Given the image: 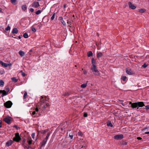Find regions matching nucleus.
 <instances>
[{
    "label": "nucleus",
    "mask_w": 149,
    "mask_h": 149,
    "mask_svg": "<svg viewBox=\"0 0 149 149\" xmlns=\"http://www.w3.org/2000/svg\"><path fill=\"white\" fill-rule=\"evenodd\" d=\"M22 10L24 11L26 10L27 9L26 6V5H24L22 6Z\"/></svg>",
    "instance_id": "23"
},
{
    "label": "nucleus",
    "mask_w": 149,
    "mask_h": 149,
    "mask_svg": "<svg viewBox=\"0 0 149 149\" xmlns=\"http://www.w3.org/2000/svg\"><path fill=\"white\" fill-rule=\"evenodd\" d=\"M78 135L79 136H82L83 135V134L81 132H78Z\"/></svg>",
    "instance_id": "41"
},
{
    "label": "nucleus",
    "mask_w": 149,
    "mask_h": 149,
    "mask_svg": "<svg viewBox=\"0 0 149 149\" xmlns=\"http://www.w3.org/2000/svg\"><path fill=\"white\" fill-rule=\"evenodd\" d=\"M0 64L3 66L6 67L8 66L9 65V64L5 63L1 61H0Z\"/></svg>",
    "instance_id": "13"
},
{
    "label": "nucleus",
    "mask_w": 149,
    "mask_h": 149,
    "mask_svg": "<svg viewBox=\"0 0 149 149\" xmlns=\"http://www.w3.org/2000/svg\"><path fill=\"white\" fill-rule=\"evenodd\" d=\"M39 111V109L38 108H36L35 109V111H36V112L37 113V112L38 111Z\"/></svg>",
    "instance_id": "55"
},
{
    "label": "nucleus",
    "mask_w": 149,
    "mask_h": 149,
    "mask_svg": "<svg viewBox=\"0 0 149 149\" xmlns=\"http://www.w3.org/2000/svg\"><path fill=\"white\" fill-rule=\"evenodd\" d=\"M41 12V11L40 10H38L36 11V14L37 15H38Z\"/></svg>",
    "instance_id": "38"
},
{
    "label": "nucleus",
    "mask_w": 149,
    "mask_h": 149,
    "mask_svg": "<svg viewBox=\"0 0 149 149\" xmlns=\"http://www.w3.org/2000/svg\"><path fill=\"white\" fill-rule=\"evenodd\" d=\"M91 70H92V72L93 74L96 76H100V73L99 71L97 70L96 68V66H94L91 68Z\"/></svg>",
    "instance_id": "2"
},
{
    "label": "nucleus",
    "mask_w": 149,
    "mask_h": 149,
    "mask_svg": "<svg viewBox=\"0 0 149 149\" xmlns=\"http://www.w3.org/2000/svg\"><path fill=\"white\" fill-rule=\"evenodd\" d=\"M88 114L87 113L84 112V117H86L87 116Z\"/></svg>",
    "instance_id": "50"
},
{
    "label": "nucleus",
    "mask_w": 149,
    "mask_h": 149,
    "mask_svg": "<svg viewBox=\"0 0 149 149\" xmlns=\"http://www.w3.org/2000/svg\"><path fill=\"white\" fill-rule=\"evenodd\" d=\"M87 85V83L82 84L81 86V87L82 88H84L86 87Z\"/></svg>",
    "instance_id": "27"
},
{
    "label": "nucleus",
    "mask_w": 149,
    "mask_h": 149,
    "mask_svg": "<svg viewBox=\"0 0 149 149\" xmlns=\"http://www.w3.org/2000/svg\"><path fill=\"white\" fill-rule=\"evenodd\" d=\"M48 138H47V137H46L44 139L45 140H46V141H47V139H48Z\"/></svg>",
    "instance_id": "63"
},
{
    "label": "nucleus",
    "mask_w": 149,
    "mask_h": 149,
    "mask_svg": "<svg viewBox=\"0 0 149 149\" xmlns=\"http://www.w3.org/2000/svg\"><path fill=\"white\" fill-rule=\"evenodd\" d=\"M41 98L40 99V101L42 103V107L43 109H45L47 107L49 106V104L47 102L48 100H49V98H47L46 96H45V98H43V96H41Z\"/></svg>",
    "instance_id": "1"
},
{
    "label": "nucleus",
    "mask_w": 149,
    "mask_h": 149,
    "mask_svg": "<svg viewBox=\"0 0 149 149\" xmlns=\"http://www.w3.org/2000/svg\"><path fill=\"white\" fill-rule=\"evenodd\" d=\"M61 22L64 26L66 25V23L64 20H62V21H61Z\"/></svg>",
    "instance_id": "40"
},
{
    "label": "nucleus",
    "mask_w": 149,
    "mask_h": 149,
    "mask_svg": "<svg viewBox=\"0 0 149 149\" xmlns=\"http://www.w3.org/2000/svg\"><path fill=\"white\" fill-rule=\"evenodd\" d=\"M14 127L16 128L17 130L20 129V127H18L17 125H14Z\"/></svg>",
    "instance_id": "49"
},
{
    "label": "nucleus",
    "mask_w": 149,
    "mask_h": 149,
    "mask_svg": "<svg viewBox=\"0 0 149 149\" xmlns=\"http://www.w3.org/2000/svg\"><path fill=\"white\" fill-rule=\"evenodd\" d=\"M32 6L35 8H37L40 6L39 3L38 2L34 1L31 5Z\"/></svg>",
    "instance_id": "7"
},
{
    "label": "nucleus",
    "mask_w": 149,
    "mask_h": 149,
    "mask_svg": "<svg viewBox=\"0 0 149 149\" xmlns=\"http://www.w3.org/2000/svg\"><path fill=\"white\" fill-rule=\"evenodd\" d=\"M11 80L12 81L14 82H16L18 81V79H16L15 77H13L11 78Z\"/></svg>",
    "instance_id": "26"
},
{
    "label": "nucleus",
    "mask_w": 149,
    "mask_h": 149,
    "mask_svg": "<svg viewBox=\"0 0 149 149\" xmlns=\"http://www.w3.org/2000/svg\"><path fill=\"white\" fill-rule=\"evenodd\" d=\"M12 140H9L7 141L6 143V146L9 147L12 145L14 142Z\"/></svg>",
    "instance_id": "9"
},
{
    "label": "nucleus",
    "mask_w": 149,
    "mask_h": 149,
    "mask_svg": "<svg viewBox=\"0 0 149 149\" xmlns=\"http://www.w3.org/2000/svg\"><path fill=\"white\" fill-rule=\"evenodd\" d=\"M123 134L117 135H115L114 137L115 139L118 140L119 139H122L123 138Z\"/></svg>",
    "instance_id": "8"
},
{
    "label": "nucleus",
    "mask_w": 149,
    "mask_h": 149,
    "mask_svg": "<svg viewBox=\"0 0 149 149\" xmlns=\"http://www.w3.org/2000/svg\"><path fill=\"white\" fill-rule=\"evenodd\" d=\"M128 4L130 8L132 9H134L136 8V6H135L134 4H132L130 2H129Z\"/></svg>",
    "instance_id": "10"
},
{
    "label": "nucleus",
    "mask_w": 149,
    "mask_h": 149,
    "mask_svg": "<svg viewBox=\"0 0 149 149\" xmlns=\"http://www.w3.org/2000/svg\"><path fill=\"white\" fill-rule=\"evenodd\" d=\"M120 144L122 145H126L127 144V142L126 141H122L120 142Z\"/></svg>",
    "instance_id": "24"
},
{
    "label": "nucleus",
    "mask_w": 149,
    "mask_h": 149,
    "mask_svg": "<svg viewBox=\"0 0 149 149\" xmlns=\"http://www.w3.org/2000/svg\"><path fill=\"white\" fill-rule=\"evenodd\" d=\"M24 148H26L27 149H29L30 148V146H25L24 145Z\"/></svg>",
    "instance_id": "48"
},
{
    "label": "nucleus",
    "mask_w": 149,
    "mask_h": 149,
    "mask_svg": "<svg viewBox=\"0 0 149 149\" xmlns=\"http://www.w3.org/2000/svg\"><path fill=\"white\" fill-rule=\"evenodd\" d=\"M51 133V132H49L47 134L46 137L48 138Z\"/></svg>",
    "instance_id": "53"
},
{
    "label": "nucleus",
    "mask_w": 149,
    "mask_h": 149,
    "mask_svg": "<svg viewBox=\"0 0 149 149\" xmlns=\"http://www.w3.org/2000/svg\"><path fill=\"white\" fill-rule=\"evenodd\" d=\"M107 125L108 126H110L111 127H112L113 126V125L111 122L108 123H107Z\"/></svg>",
    "instance_id": "36"
},
{
    "label": "nucleus",
    "mask_w": 149,
    "mask_h": 149,
    "mask_svg": "<svg viewBox=\"0 0 149 149\" xmlns=\"http://www.w3.org/2000/svg\"><path fill=\"white\" fill-rule=\"evenodd\" d=\"M26 141V140L25 139H24L22 140V145L24 146V143Z\"/></svg>",
    "instance_id": "43"
},
{
    "label": "nucleus",
    "mask_w": 149,
    "mask_h": 149,
    "mask_svg": "<svg viewBox=\"0 0 149 149\" xmlns=\"http://www.w3.org/2000/svg\"><path fill=\"white\" fill-rule=\"evenodd\" d=\"M35 136V133H33L31 134V136L33 139H34V137Z\"/></svg>",
    "instance_id": "51"
},
{
    "label": "nucleus",
    "mask_w": 149,
    "mask_h": 149,
    "mask_svg": "<svg viewBox=\"0 0 149 149\" xmlns=\"http://www.w3.org/2000/svg\"><path fill=\"white\" fill-rule=\"evenodd\" d=\"M135 108H137V109H138L139 107H142L143 106H145L143 102H135V104H134Z\"/></svg>",
    "instance_id": "3"
},
{
    "label": "nucleus",
    "mask_w": 149,
    "mask_h": 149,
    "mask_svg": "<svg viewBox=\"0 0 149 149\" xmlns=\"http://www.w3.org/2000/svg\"><path fill=\"white\" fill-rule=\"evenodd\" d=\"M144 134H149V131L145 132Z\"/></svg>",
    "instance_id": "62"
},
{
    "label": "nucleus",
    "mask_w": 149,
    "mask_h": 149,
    "mask_svg": "<svg viewBox=\"0 0 149 149\" xmlns=\"http://www.w3.org/2000/svg\"><path fill=\"white\" fill-rule=\"evenodd\" d=\"M49 131L48 129H46L45 130H44L43 131H42V132H41V133L42 134H45L46 133V132H47Z\"/></svg>",
    "instance_id": "30"
},
{
    "label": "nucleus",
    "mask_w": 149,
    "mask_h": 149,
    "mask_svg": "<svg viewBox=\"0 0 149 149\" xmlns=\"http://www.w3.org/2000/svg\"><path fill=\"white\" fill-rule=\"evenodd\" d=\"M135 104V103H132L131 102H130V103H129V104H131V107L133 108H134V105H133L134 104Z\"/></svg>",
    "instance_id": "35"
},
{
    "label": "nucleus",
    "mask_w": 149,
    "mask_h": 149,
    "mask_svg": "<svg viewBox=\"0 0 149 149\" xmlns=\"http://www.w3.org/2000/svg\"><path fill=\"white\" fill-rule=\"evenodd\" d=\"M2 121L1 120H0V128H1L2 126Z\"/></svg>",
    "instance_id": "60"
},
{
    "label": "nucleus",
    "mask_w": 149,
    "mask_h": 149,
    "mask_svg": "<svg viewBox=\"0 0 149 149\" xmlns=\"http://www.w3.org/2000/svg\"><path fill=\"white\" fill-rule=\"evenodd\" d=\"M27 95V93L26 91L24 92V95L23 96V98L24 99H25L26 98V96Z\"/></svg>",
    "instance_id": "37"
},
{
    "label": "nucleus",
    "mask_w": 149,
    "mask_h": 149,
    "mask_svg": "<svg viewBox=\"0 0 149 149\" xmlns=\"http://www.w3.org/2000/svg\"><path fill=\"white\" fill-rule=\"evenodd\" d=\"M131 70L129 68H127L126 69V72L128 74L131 75L132 74V72L131 71Z\"/></svg>",
    "instance_id": "15"
},
{
    "label": "nucleus",
    "mask_w": 149,
    "mask_h": 149,
    "mask_svg": "<svg viewBox=\"0 0 149 149\" xmlns=\"http://www.w3.org/2000/svg\"><path fill=\"white\" fill-rule=\"evenodd\" d=\"M66 5L65 4L64 5V6H63V8H66Z\"/></svg>",
    "instance_id": "64"
},
{
    "label": "nucleus",
    "mask_w": 149,
    "mask_h": 149,
    "mask_svg": "<svg viewBox=\"0 0 149 149\" xmlns=\"http://www.w3.org/2000/svg\"><path fill=\"white\" fill-rule=\"evenodd\" d=\"M55 13H54L53 14L52 16L51 17L50 19V20L52 21L54 20L55 18Z\"/></svg>",
    "instance_id": "32"
},
{
    "label": "nucleus",
    "mask_w": 149,
    "mask_h": 149,
    "mask_svg": "<svg viewBox=\"0 0 149 149\" xmlns=\"http://www.w3.org/2000/svg\"><path fill=\"white\" fill-rule=\"evenodd\" d=\"M18 29L16 28H15L13 29V31H12V33L13 34V33L17 34L18 33Z\"/></svg>",
    "instance_id": "14"
},
{
    "label": "nucleus",
    "mask_w": 149,
    "mask_h": 149,
    "mask_svg": "<svg viewBox=\"0 0 149 149\" xmlns=\"http://www.w3.org/2000/svg\"><path fill=\"white\" fill-rule=\"evenodd\" d=\"M21 139V138L19 136V133L17 132L15 134V137L13 138V140L16 142H19Z\"/></svg>",
    "instance_id": "4"
},
{
    "label": "nucleus",
    "mask_w": 149,
    "mask_h": 149,
    "mask_svg": "<svg viewBox=\"0 0 149 149\" xmlns=\"http://www.w3.org/2000/svg\"><path fill=\"white\" fill-rule=\"evenodd\" d=\"M38 134L37 135V137H38V135H39V133H41V132H42V131H38Z\"/></svg>",
    "instance_id": "58"
},
{
    "label": "nucleus",
    "mask_w": 149,
    "mask_h": 149,
    "mask_svg": "<svg viewBox=\"0 0 149 149\" xmlns=\"http://www.w3.org/2000/svg\"><path fill=\"white\" fill-rule=\"evenodd\" d=\"M70 94V93L68 92H66L63 93L62 95L64 96H68Z\"/></svg>",
    "instance_id": "19"
},
{
    "label": "nucleus",
    "mask_w": 149,
    "mask_h": 149,
    "mask_svg": "<svg viewBox=\"0 0 149 149\" xmlns=\"http://www.w3.org/2000/svg\"><path fill=\"white\" fill-rule=\"evenodd\" d=\"M139 12L140 13H143L146 11L145 9H141L138 10Z\"/></svg>",
    "instance_id": "20"
},
{
    "label": "nucleus",
    "mask_w": 149,
    "mask_h": 149,
    "mask_svg": "<svg viewBox=\"0 0 149 149\" xmlns=\"http://www.w3.org/2000/svg\"><path fill=\"white\" fill-rule=\"evenodd\" d=\"M32 30L34 32H35L36 31V29L33 27H32Z\"/></svg>",
    "instance_id": "52"
},
{
    "label": "nucleus",
    "mask_w": 149,
    "mask_h": 149,
    "mask_svg": "<svg viewBox=\"0 0 149 149\" xmlns=\"http://www.w3.org/2000/svg\"><path fill=\"white\" fill-rule=\"evenodd\" d=\"M69 137L71 139H72L73 138V135H71L70 134L69 135Z\"/></svg>",
    "instance_id": "57"
},
{
    "label": "nucleus",
    "mask_w": 149,
    "mask_h": 149,
    "mask_svg": "<svg viewBox=\"0 0 149 149\" xmlns=\"http://www.w3.org/2000/svg\"><path fill=\"white\" fill-rule=\"evenodd\" d=\"M19 54L22 57L25 55V53L22 50H20L19 51Z\"/></svg>",
    "instance_id": "16"
},
{
    "label": "nucleus",
    "mask_w": 149,
    "mask_h": 149,
    "mask_svg": "<svg viewBox=\"0 0 149 149\" xmlns=\"http://www.w3.org/2000/svg\"><path fill=\"white\" fill-rule=\"evenodd\" d=\"M24 37L26 38H28V35L27 33H24L23 35Z\"/></svg>",
    "instance_id": "33"
},
{
    "label": "nucleus",
    "mask_w": 149,
    "mask_h": 149,
    "mask_svg": "<svg viewBox=\"0 0 149 149\" xmlns=\"http://www.w3.org/2000/svg\"><path fill=\"white\" fill-rule=\"evenodd\" d=\"M29 145H30L32 143V140L31 139V138L30 137H28L27 141Z\"/></svg>",
    "instance_id": "11"
},
{
    "label": "nucleus",
    "mask_w": 149,
    "mask_h": 149,
    "mask_svg": "<svg viewBox=\"0 0 149 149\" xmlns=\"http://www.w3.org/2000/svg\"><path fill=\"white\" fill-rule=\"evenodd\" d=\"M30 10L31 12L32 13L34 12V10L32 8H30Z\"/></svg>",
    "instance_id": "54"
},
{
    "label": "nucleus",
    "mask_w": 149,
    "mask_h": 149,
    "mask_svg": "<svg viewBox=\"0 0 149 149\" xmlns=\"http://www.w3.org/2000/svg\"><path fill=\"white\" fill-rule=\"evenodd\" d=\"M47 141L44 139L41 143V146H44L47 142Z\"/></svg>",
    "instance_id": "18"
},
{
    "label": "nucleus",
    "mask_w": 149,
    "mask_h": 149,
    "mask_svg": "<svg viewBox=\"0 0 149 149\" xmlns=\"http://www.w3.org/2000/svg\"><path fill=\"white\" fill-rule=\"evenodd\" d=\"M82 70H83V74H86L87 73V71L85 70H84L83 69H82Z\"/></svg>",
    "instance_id": "47"
},
{
    "label": "nucleus",
    "mask_w": 149,
    "mask_h": 149,
    "mask_svg": "<svg viewBox=\"0 0 149 149\" xmlns=\"http://www.w3.org/2000/svg\"><path fill=\"white\" fill-rule=\"evenodd\" d=\"M12 105V102L10 101H8L4 103V106L7 108H10Z\"/></svg>",
    "instance_id": "5"
},
{
    "label": "nucleus",
    "mask_w": 149,
    "mask_h": 149,
    "mask_svg": "<svg viewBox=\"0 0 149 149\" xmlns=\"http://www.w3.org/2000/svg\"><path fill=\"white\" fill-rule=\"evenodd\" d=\"M20 72L21 73L22 75L23 76V77H24L26 75L25 74L24 72H23L22 71H21Z\"/></svg>",
    "instance_id": "42"
},
{
    "label": "nucleus",
    "mask_w": 149,
    "mask_h": 149,
    "mask_svg": "<svg viewBox=\"0 0 149 149\" xmlns=\"http://www.w3.org/2000/svg\"><path fill=\"white\" fill-rule=\"evenodd\" d=\"M6 89L7 91L6 92H8V93L9 91L10 90V89L9 88H6Z\"/></svg>",
    "instance_id": "56"
},
{
    "label": "nucleus",
    "mask_w": 149,
    "mask_h": 149,
    "mask_svg": "<svg viewBox=\"0 0 149 149\" xmlns=\"http://www.w3.org/2000/svg\"><path fill=\"white\" fill-rule=\"evenodd\" d=\"M0 92L1 93H2V95H1L2 97L8 94V92L5 91L4 90H0Z\"/></svg>",
    "instance_id": "12"
},
{
    "label": "nucleus",
    "mask_w": 149,
    "mask_h": 149,
    "mask_svg": "<svg viewBox=\"0 0 149 149\" xmlns=\"http://www.w3.org/2000/svg\"><path fill=\"white\" fill-rule=\"evenodd\" d=\"M10 29V27L9 26H8L5 29L6 31H8Z\"/></svg>",
    "instance_id": "45"
},
{
    "label": "nucleus",
    "mask_w": 149,
    "mask_h": 149,
    "mask_svg": "<svg viewBox=\"0 0 149 149\" xmlns=\"http://www.w3.org/2000/svg\"><path fill=\"white\" fill-rule=\"evenodd\" d=\"M37 113L36 112V111H34L32 112V115H35L34 117H35L37 116Z\"/></svg>",
    "instance_id": "31"
},
{
    "label": "nucleus",
    "mask_w": 149,
    "mask_h": 149,
    "mask_svg": "<svg viewBox=\"0 0 149 149\" xmlns=\"http://www.w3.org/2000/svg\"><path fill=\"white\" fill-rule=\"evenodd\" d=\"M59 19L60 20H61V21L62 20H63V18L62 17H59Z\"/></svg>",
    "instance_id": "59"
},
{
    "label": "nucleus",
    "mask_w": 149,
    "mask_h": 149,
    "mask_svg": "<svg viewBox=\"0 0 149 149\" xmlns=\"http://www.w3.org/2000/svg\"><path fill=\"white\" fill-rule=\"evenodd\" d=\"M92 67H94V66L96 64V61L95 60L94 58H92Z\"/></svg>",
    "instance_id": "17"
},
{
    "label": "nucleus",
    "mask_w": 149,
    "mask_h": 149,
    "mask_svg": "<svg viewBox=\"0 0 149 149\" xmlns=\"http://www.w3.org/2000/svg\"><path fill=\"white\" fill-rule=\"evenodd\" d=\"M148 66V65H147L146 63H144L142 65V67H143L144 68H146Z\"/></svg>",
    "instance_id": "44"
},
{
    "label": "nucleus",
    "mask_w": 149,
    "mask_h": 149,
    "mask_svg": "<svg viewBox=\"0 0 149 149\" xmlns=\"http://www.w3.org/2000/svg\"><path fill=\"white\" fill-rule=\"evenodd\" d=\"M126 78H127V77L125 76H122L121 77V79H122V80L124 81H125Z\"/></svg>",
    "instance_id": "34"
},
{
    "label": "nucleus",
    "mask_w": 149,
    "mask_h": 149,
    "mask_svg": "<svg viewBox=\"0 0 149 149\" xmlns=\"http://www.w3.org/2000/svg\"><path fill=\"white\" fill-rule=\"evenodd\" d=\"M144 109L146 110L149 109V105H147L145 106V108Z\"/></svg>",
    "instance_id": "46"
},
{
    "label": "nucleus",
    "mask_w": 149,
    "mask_h": 149,
    "mask_svg": "<svg viewBox=\"0 0 149 149\" xmlns=\"http://www.w3.org/2000/svg\"><path fill=\"white\" fill-rule=\"evenodd\" d=\"M142 139V138L141 137H138L137 138V139L138 140H141Z\"/></svg>",
    "instance_id": "61"
},
{
    "label": "nucleus",
    "mask_w": 149,
    "mask_h": 149,
    "mask_svg": "<svg viewBox=\"0 0 149 149\" xmlns=\"http://www.w3.org/2000/svg\"><path fill=\"white\" fill-rule=\"evenodd\" d=\"M3 120L6 123L9 124L11 123L12 119L10 117L9 118L6 117L3 119Z\"/></svg>",
    "instance_id": "6"
},
{
    "label": "nucleus",
    "mask_w": 149,
    "mask_h": 149,
    "mask_svg": "<svg viewBox=\"0 0 149 149\" xmlns=\"http://www.w3.org/2000/svg\"><path fill=\"white\" fill-rule=\"evenodd\" d=\"M87 55L88 57L93 56V54L91 51H89L87 53Z\"/></svg>",
    "instance_id": "22"
},
{
    "label": "nucleus",
    "mask_w": 149,
    "mask_h": 149,
    "mask_svg": "<svg viewBox=\"0 0 149 149\" xmlns=\"http://www.w3.org/2000/svg\"><path fill=\"white\" fill-rule=\"evenodd\" d=\"M16 0H10V2L14 5H16L17 4L16 2Z\"/></svg>",
    "instance_id": "28"
},
{
    "label": "nucleus",
    "mask_w": 149,
    "mask_h": 149,
    "mask_svg": "<svg viewBox=\"0 0 149 149\" xmlns=\"http://www.w3.org/2000/svg\"><path fill=\"white\" fill-rule=\"evenodd\" d=\"M80 147H81L80 149H86V145L84 144H81L80 146Z\"/></svg>",
    "instance_id": "25"
},
{
    "label": "nucleus",
    "mask_w": 149,
    "mask_h": 149,
    "mask_svg": "<svg viewBox=\"0 0 149 149\" xmlns=\"http://www.w3.org/2000/svg\"><path fill=\"white\" fill-rule=\"evenodd\" d=\"M4 82L2 80H0V86H3L4 84Z\"/></svg>",
    "instance_id": "29"
},
{
    "label": "nucleus",
    "mask_w": 149,
    "mask_h": 149,
    "mask_svg": "<svg viewBox=\"0 0 149 149\" xmlns=\"http://www.w3.org/2000/svg\"><path fill=\"white\" fill-rule=\"evenodd\" d=\"M102 56V52H100L97 54V58H99L101 57Z\"/></svg>",
    "instance_id": "21"
},
{
    "label": "nucleus",
    "mask_w": 149,
    "mask_h": 149,
    "mask_svg": "<svg viewBox=\"0 0 149 149\" xmlns=\"http://www.w3.org/2000/svg\"><path fill=\"white\" fill-rule=\"evenodd\" d=\"M67 23L69 24V26L70 27H71V22H70V21H69V20H68L67 21Z\"/></svg>",
    "instance_id": "39"
}]
</instances>
